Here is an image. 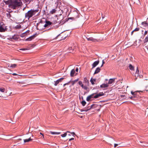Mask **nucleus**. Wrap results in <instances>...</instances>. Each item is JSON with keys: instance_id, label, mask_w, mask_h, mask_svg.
<instances>
[{"instance_id": "obj_36", "label": "nucleus", "mask_w": 148, "mask_h": 148, "mask_svg": "<svg viewBox=\"0 0 148 148\" xmlns=\"http://www.w3.org/2000/svg\"><path fill=\"white\" fill-rule=\"evenodd\" d=\"M33 0H25L27 4L29 3L31 1H32Z\"/></svg>"}, {"instance_id": "obj_41", "label": "nucleus", "mask_w": 148, "mask_h": 148, "mask_svg": "<svg viewBox=\"0 0 148 148\" xmlns=\"http://www.w3.org/2000/svg\"><path fill=\"white\" fill-rule=\"evenodd\" d=\"M131 94L133 95H134V96H135V95H136V92H133V91H131Z\"/></svg>"}, {"instance_id": "obj_47", "label": "nucleus", "mask_w": 148, "mask_h": 148, "mask_svg": "<svg viewBox=\"0 0 148 148\" xmlns=\"http://www.w3.org/2000/svg\"><path fill=\"white\" fill-rule=\"evenodd\" d=\"M74 139V138H70L69 139V141L71 140H73Z\"/></svg>"}, {"instance_id": "obj_49", "label": "nucleus", "mask_w": 148, "mask_h": 148, "mask_svg": "<svg viewBox=\"0 0 148 148\" xmlns=\"http://www.w3.org/2000/svg\"><path fill=\"white\" fill-rule=\"evenodd\" d=\"M69 82L68 83H66V84H64V85H63V86H64L66 85H67V84H69Z\"/></svg>"}, {"instance_id": "obj_14", "label": "nucleus", "mask_w": 148, "mask_h": 148, "mask_svg": "<svg viewBox=\"0 0 148 148\" xmlns=\"http://www.w3.org/2000/svg\"><path fill=\"white\" fill-rule=\"evenodd\" d=\"M108 86H109L108 84H103L100 86V87L101 88H104L107 87Z\"/></svg>"}, {"instance_id": "obj_29", "label": "nucleus", "mask_w": 148, "mask_h": 148, "mask_svg": "<svg viewBox=\"0 0 148 148\" xmlns=\"http://www.w3.org/2000/svg\"><path fill=\"white\" fill-rule=\"evenodd\" d=\"M56 10L55 9H53L51 11H50V13L51 14H53L55 13L56 12Z\"/></svg>"}, {"instance_id": "obj_8", "label": "nucleus", "mask_w": 148, "mask_h": 148, "mask_svg": "<svg viewBox=\"0 0 148 148\" xmlns=\"http://www.w3.org/2000/svg\"><path fill=\"white\" fill-rule=\"evenodd\" d=\"M86 38L87 39L88 41H92L95 42L96 40V39L93 38L92 37H88V36L87 37H86Z\"/></svg>"}, {"instance_id": "obj_50", "label": "nucleus", "mask_w": 148, "mask_h": 148, "mask_svg": "<svg viewBox=\"0 0 148 148\" xmlns=\"http://www.w3.org/2000/svg\"><path fill=\"white\" fill-rule=\"evenodd\" d=\"M12 75H18V74H16V73H14L13 74H12Z\"/></svg>"}, {"instance_id": "obj_20", "label": "nucleus", "mask_w": 148, "mask_h": 148, "mask_svg": "<svg viewBox=\"0 0 148 148\" xmlns=\"http://www.w3.org/2000/svg\"><path fill=\"white\" fill-rule=\"evenodd\" d=\"M79 80V79H76L74 81H70L69 82V83H70V82H71L72 83V85H73L74 84L77 82Z\"/></svg>"}, {"instance_id": "obj_63", "label": "nucleus", "mask_w": 148, "mask_h": 148, "mask_svg": "<svg viewBox=\"0 0 148 148\" xmlns=\"http://www.w3.org/2000/svg\"><path fill=\"white\" fill-rule=\"evenodd\" d=\"M0 97H1V96H0Z\"/></svg>"}, {"instance_id": "obj_15", "label": "nucleus", "mask_w": 148, "mask_h": 148, "mask_svg": "<svg viewBox=\"0 0 148 148\" xmlns=\"http://www.w3.org/2000/svg\"><path fill=\"white\" fill-rule=\"evenodd\" d=\"M80 86L84 90H87L88 89V86H87V84H85L84 86V85L82 84Z\"/></svg>"}, {"instance_id": "obj_27", "label": "nucleus", "mask_w": 148, "mask_h": 148, "mask_svg": "<svg viewBox=\"0 0 148 148\" xmlns=\"http://www.w3.org/2000/svg\"><path fill=\"white\" fill-rule=\"evenodd\" d=\"M69 136H70L71 135H72L73 136H74V135H75V133L74 132H70V133H67V135Z\"/></svg>"}, {"instance_id": "obj_6", "label": "nucleus", "mask_w": 148, "mask_h": 148, "mask_svg": "<svg viewBox=\"0 0 148 148\" xmlns=\"http://www.w3.org/2000/svg\"><path fill=\"white\" fill-rule=\"evenodd\" d=\"M64 79V78H61L60 79L57 80L56 81L54 82V85L55 86H57L60 82H61Z\"/></svg>"}, {"instance_id": "obj_40", "label": "nucleus", "mask_w": 148, "mask_h": 148, "mask_svg": "<svg viewBox=\"0 0 148 148\" xmlns=\"http://www.w3.org/2000/svg\"><path fill=\"white\" fill-rule=\"evenodd\" d=\"M12 12V11H11L9 13H8V14H7V16L8 17H10V16H11V15L10 14V12Z\"/></svg>"}, {"instance_id": "obj_59", "label": "nucleus", "mask_w": 148, "mask_h": 148, "mask_svg": "<svg viewBox=\"0 0 148 148\" xmlns=\"http://www.w3.org/2000/svg\"><path fill=\"white\" fill-rule=\"evenodd\" d=\"M19 28H21V25H19Z\"/></svg>"}, {"instance_id": "obj_22", "label": "nucleus", "mask_w": 148, "mask_h": 148, "mask_svg": "<svg viewBox=\"0 0 148 148\" xmlns=\"http://www.w3.org/2000/svg\"><path fill=\"white\" fill-rule=\"evenodd\" d=\"M18 36L17 35H14L13 36L12 38L14 40H16L18 39Z\"/></svg>"}, {"instance_id": "obj_52", "label": "nucleus", "mask_w": 148, "mask_h": 148, "mask_svg": "<svg viewBox=\"0 0 148 148\" xmlns=\"http://www.w3.org/2000/svg\"><path fill=\"white\" fill-rule=\"evenodd\" d=\"M75 71L76 72H78V69L77 68L76 69Z\"/></svg>"}, {"instance_id": "obj_18", "label": "nucleus", "mask_w": 148, "mask_h": 148, "mask_svg": "<svg viewBox=\"0 0 148 148\" xmlns=\"http://www.w3.org/2000/svg\"><path fill=\"white\" fill-rule=\"evenodd\" d=\"M32 139L31 138H29L28 139H25L24 140V142L25 143L29 142L30 141H32Z\"/></svg>"}, {"instance_id": "obj_30", "label": "nucleus", "mask_w": 148, "mask_h": 148, "mask_svg": "<svg viewBox=\"0 0 148 148\" xmlns=\"http://www.w3.org/2000/svg\"><path fill=\"white\" fill-rule=\"evenodd\" d=\"M5 88H0V91L2 92H5Z\"/></svg>"}, {"instance_id": "obj_61", "label": "nucleus", "mask_w": 148, "mask_h": 148, "mask_svg": "<svg viewBox=\"0 0 148 148\" xmlns=\"http://www.w3.org/2000/svg\"><path fill=\"white\" fill-rule=\"evenodd\" d=\"M20 83H21V84H23V83H22V82H20Z\"/></svg>"}, {"instance_id": "obj_4", "label": "nucleus", "mask_w": 148, "mask_h": 148, "mask_svg": "<svg viewBox=\"0 0 148 148\" xmlns=\"http://www.w3.org/2000/svg\"><path fill=\"white\" fill-rule=\"evenodd\" d=\"M52 23L49 21H45V24L43 26L44 27H48L50 26V25L52 24Z\"/></svg>"}, {"instance_id": "obj_46", "label": "nucleus", "mask_w": 148, "mask_h": 148, "mask_svg": "<svg viewBox=\"0 0 148 148\" xmlns=\"http://www.w3.org/2000/svg\"><path fill=\"white\" fill-rule=\"evenodd\" d=\"M121 97L122 98L124 97H125V95H121Z\"/></svg>"}, {"instance_id": "obj_5", "label": "nucleus", "mask_w": 148, "mask_h": 148, "mask_svg": "<svg viewBox=\"0 0 148 148\" xmlns=\"http://www.w3.org/2000/svg\"><path fill=\"white\" fill-rule=\"evenodd\" d=\"M61 19L59 18H56L55 19V20L53 21V24H55L56 23H58L59 24L60 23V21Z\"/></svg>"}, {"instance_id": "obj_26", "label": "nucleus", "mask_w": 148, "mask_h": 148, "mask_svg": "<svg viewBox=\"0 0 148 148\" xmlns=\"http://www.w3.org/2000/svg\"><path fill=\"white\" fill-rule=\"evenodd\" d=\"M148 42V36H147L145 37V38L144 40V43H147Z\"/></svg>"}, {"instance_id": "obj_44", "label": "nucleus", "mask_w": 148, "mask_h": 148, "mask_svg": "<svg viewBox=\"0 0 148 148\" xmlns=\"http://www.w3.org/2000/svg\"><path fill=\"white\" fill-rule=\"evenodd\" d=\"M20 50H28V49H27V48H22L20 49Z\"/></svg>"}, {"instance_id": "obj_17", "label": "nucleus", "mask_w": 148, "mask_h": 148, "mask_svg": "<svg viewBox=\"0 0 148 148\" xmlns=\"http://www.w3.org/2000/svg\"><path fill=\"white\" fill-rule=\"evenodd\" d=\"M75 16L72 17H70V18H69V19H75L76 18H77V16H78V14L77 12H75Z\"/></svg>"}, {"instance_id": "obj_37", "label": "nucleus", "mask_w": 148, "mask_h": 148, "mask_svg": "<svg viewBox=\"0 0 148 148\" xmlns=\"http://www.w3.org/2000/svg\"><path fill=\"white\" fill-rule=\"evenodd\" d=\"M140 30V28L139 27H137L134 30V32L138 31Z\"/></svg>"}, {"instance_id": "obj_21", "label": "nucleus", "mask_w": 148, "mask_h": 148, "mask_svg": "<svg viewBox=\"0 0 148 148\" xmlns=\"http://www.w3.org/2000/svg\"><path fill=\"white\" fill-rule=\"evenodd\" d=\"M129 69L131 71H134V67L131 64H130L129 65Z\"/></svg>"}, {"instance_id": "obj_53", "label": "nucleus", "mask_w": 148, "mask_h": 148, "mask_svg": "<svg viewBox=\"0 0 148 148\" xmlns=\"http://www.w3.org/2000/svg\"><path fill=\"white\" fill-rule=\"evenodd\" d=\"M104 63H105V62H104V60H102V64H103Z\"/></svg>"}, {"instance_id": "obj_3", "label": "nucleus", "mask_w": 148, "mask_h": 148, "mask_svg": "<svg viewBox=\"0 0 148 148\" xmlns=\"http://www.w3.org/2000/svg\"><path fill=\"white\" fill-rule=\"evenodd\" d=\"M38 10L31 9L25 14V18L29 20V18L35 15L38 11Z\"/></svg>"}, {"instance_id": "obj_23", "label": "nucleus", "mask_w": 148, "mask_h": 148, "mask_svg": "<svg viewBox=\"0 0 148 148\" xmlns=\"http://www.w3.org/2000/svg\"><path fill=\"white\" fill-rule=\"evenodd\" d=\"M98 106V105L96 104H94L90 106V107L91 108H95L97 107V106Z\"/></svg>"}, {"instance_id": "obj_35", "label": "nucleus", "mask_w": 148, "mask_h": 148, "mask_svg": "<svg viewBox=\"0 0 148 148\" xmlns=\"http://www.w3.org/2000/svg\"><path fill=\"white\" fill-rule=\"evenodd\" d=\"M81 103L83 106H84L86 105V102L85 101H83L81 102Z\"/></svg>"}, {"instance_id": "obj_24", "label": "nucleus", "mask_w": 148, "mask_h": 148, "mask_svg": "<svg viewBox=\"0 0 148 148\" xmlns=\"http://www.w3.org/2000/svg\"><path fill=\"white\" fill-rule=\"evenodd\" d=\"M96 81V79H93L92 78L90 80V82L92 84L94 85L95 84V83L94 82Z\"/></svg>"}, {"instance_id": "obj_56", "label": "nucleus", "mask_w": 148, "mask_h": 148, "mask_svg": "<svg viewBox=\"0 0 148 148\" xmlns=\"http://www.w3.org/2000/svg\"><path fill=\"white\" fill-rule=\"evenodd\" d=\"M40 134L42 135V136H43V137H44L43 134L42 133H41V132H40Z\"/></svg>"}, {"instance_id": "obj_2", "label": "nucleus", "mask_w": 148, "mask_h": 148, "mask_svg": "<svg viewBox=\"0 0 148 148\" xmlns=\"http://www.w3.org/2000/svg\"><path fill=\"white\" fill-rule=\"evenodd\" d=\"M104 95V94L103 92L93 93L88 96L86 100L87 101H89L92 98L97 99Z\"/></svg>"}, {"instance_id": "obj_42", "label": "nucleus", "mask_w": 148, "mask_h": 148, "mask_svg": "<svg viewBox=\"0 0 148 148\" xmlns=\"http://www.w3.org/2000/svg\"><path fill=\"white\" fill-rule=\"evenodd\" d=\"M50 132L51 134H56V132L50 131Z\"/></svg>"}, {"instance_id": "obj_33", "label": "nucleus", "mask_w": 148, "mask_h": 148, "mask_svg": "<svg viewBox=\"0 0 148 148\" xmlns=\"http://www.w3.org/2000/svg\"><path fill=\"white\" fill-rule=\"evenodd\" d=\"M16 66L17 65L16 64H11L10 67L15 68Z\"/></svg>"}, {"instance_id": "obj_1", "label": "nucleus", "mask_w": 148, "mask_h": 148, "mask_svg": "<svg viewBox=\"0 0 148 148\" xmlns=\"http://www.w3.org/2000/svg\"><path fill=\"white\" fill-rule=\"evenodd\" d=\"M22 4V3L21 1L14 0L12 1L10 4L8 5V7L12 9H16L18 7L21 5Z\"/></svg>"}, {"instance_id": "obj_32", "label": "nucleus", "mask_w": 148, "mask_h": 148, "mask_svg": "<svg viewBox=\"0 0 148 148\" xmlns=\"http://www.w3.org/2000/svg\"><path fill=\"white\" fill-rule=\"evenodd\" d=\"M69 51V52L72 53L73 52V49L71 47H69L68 49Z\"/></svg>"}, {"instance_id": "obj_12", "label": "nucleus", "mask_w": 148, "mask_h": 148, "mask_svg": "<svg viewBox=\"0 0 148 148\" xmlns=\"http://www.w3.org/2000/svg\"><path fill=\"white\" fill-rule=\"evenodd\" d=\"M100 70L101 69L99 67L97 68L94 72V74L95 75L99 73L100 71Z\"/></svg>"}, {"instance_id": "obj_43", "label": "nucleus", "mask_w": 148, "mask_h": 148, "mask_svg": "<svg viewBox=\"0 0 148 148\" xmlns=\"http://www.w3.org/2000/svg\"><path fill=\"white\" fill-rule=\"evenodd\" d=\"M78 84L80 86H81L83 84L82 82L81 81H79V82Z\"/></svg>"}, {"instance_id": "obj_57", "label": "nucleus", "mask_w": 148, "mask_h": 148, "mask_svg": "<svg viewBox=\"0 0 148 148\" xmlns=\"http://www.w3.org/2000/svg\"><path fill=\"white\" fill-rule=\"evenodd\" d=\"M103 64H102L101 65V67H102V66H103Z\"/></svg>"}, {"instance_id": "obj_7", "label": "nucleus", "mask_w": 148, "mask_h": 148, "mask_svg": "<svg viewBox=\"0 0 148 148\" xmlns=\"http://www.w3.org/2000/svg\"><path fill=\"white\" fill-rule=\"evenodd\" d=\"M37 34H35L27 38L26 40L28 41H31L33 39H34L37 36Z\"/></svg>"}, {"instance_id": "obj_54", "label": "nucleus", "mask_w": 148, "mask_h": 148, "mask_svg": "<svg viewBox=\"0 0 148 148\" xmlns=\"http://www.w3.org/2000/svg\"><path fill=\"white\" fill-rule=\"evenodd\" d=\"M134 32V30H133L132 32H131V35H132V34H133V32Z\"/></svg>"}, {"instance_id": "obj_45", "label": "nucleus", "mask_w": 148, "mask_h": 148, "mask_svg": "<svg viewBox=\"0 0 148 148\" xmlns=\"http://www.w3.org/2000/svg\"><path fill=\"white\" fill-rule=\"evenodd\" d=\"M147 33V31H145V33L144 34V35L145 36V35H146Z\"/></svg>"}, {"instance_id": "obj_48", "label": "nucleus", "mask_w": 148, "mask_h": 148, "mask_svg": "<svg viewBox=\"0 0 148 148\" xmlns=\"http://www.w3.org/2000/svg\"><path fill=\"white\" fill-rule=\"evenodd\" d=\"M118 145L116 144H114V147H116L117 146H118Z\"/></svg>"}, {"instance_id": "obj_28", "label": "nucleus", "mask_w": 148, "mask_h": 148, "mask_svg": "<svg viewBox=\"0 0 148 148\" xmlns=\"http://www.w3.org/2000/svg\"><path fill=\"white\" fill-rule=\"evenodd\" d=\"M142 25H144L145 26H147L148 25V24L146 21H144L142 23Z\"/></svg>"}, {"instance_id": "obj_39", "label": "nucleus", "mask_w": 148, "mask_h": 148, "mask_svg": "<svg viewBox=\"0 0 148 148\" xmlns=\"http://www.w3.org/2000/svg\"><path fill=\"white\" fill-rule=\"evenodd\" d=\"M42 23V21H41L40 23H38L37 24V28L38 29V27H39L40 23Z\"/></svg>"}, {"instance_id": "obj_60", "label": "nucleus", "mask_w": 148, "mask_h": 148, "mask_svg": "<svg viewBox=\"0 0 148 148\" xmlns=\"http://www.w3.org/2000/svg\"><path fill=\"white\" fill-rule=\"evenodd\" d=\"M130 98L131 99H132V97H130Z\"/></svg>"}, {"instance_id": "obj_55", "label": "nucleus", "mask_w": 148, "mask_h": 148, "mask_svg": "<svg viewBox=\"0 0 148 148\" xmlns=\"http://www.w3.org/2000/svg\"><path fill=\"white\" fill-rule=\"evenodd\" d=\"M7 65L8 66V67H10V66L9 64H7Z\"/></svg>"}, {"instance_id": "obj_11", "label": "nucleus", "mask_w": 148, "mask_h": 148, "mask_svg": "<svg viewBox=\"0 0 148 148\" xmlns=\"http://www.w3.org/2000/svg\"><path fill=\"white\" fill-rule=\"evenodd\" d=\"M84 83L85 84H87V86H88L89 82L88 80L86 77H84Z\"/></svg>"}, {"instance_id": "obj_10", "label": "nucleus", "mask_w": 148, "mask_h": 148, "mask_svg": "<svg viewBox=\"0 0 148 148\" xmlns=\"http://www.w3.org/2000/svg\"><path fill=\"white\" fill-rule=\"evenodd\" d=\"M144 86H145L146 91H148V81L146 80L144 83Z\"/></svg>"}, {"instance_id": "obj_58", "label": "nucleus", "mask_w": 148, "mask_h": 148, "mask_svg": "<svg viewBox=\"0 0 148 148\" xmlns=\"http://www.w3.org/2000/svg\"><path fill=\"white\" fill-rule=\"evenodd\" d=\"M90 108V106H88V107H87V109H88V108Z\"/></svg>"}, {"instance_id": "obj_25", "label": "nucleus", "mask_w": 148, "mask_h": 148, "mask_svg": "<svg viewBox=\"0 0 148 148\" xmlns=\"http://www.w3.org/2000/svg\"><path fill=\"white\" fill-rule=\"evenodd\" d=\"M114 81V80L113 79H110L109 81L108 82V84H112Z\"/></svg>"}, {"instance_id": "obj_13", "label": "nucleus", "mask_w": 148, "mask_h": 148, "mask_svg": "<svg viewBox=\"0 0 148 148\" xmlns=\"http://www.w3.org/2000/svg\"><path fill=\"white\" fill-rule=\"evenodd\" d=\"M75 73V71L74 69H73L71 71L70 73V75L71 77H73L74 76V74Z\"/></svg>"}, {"instance_id": "obj_34", "label": "nucleus", "mask_w": 148, "mask_h": 148, "mask_svg": "<svg viewBox=\"0 0 148 148\" xmlns=\"http://www.w3.org/2000/svg\"><path fill=\"white\" fill-rule=\"evenodd\" d=\"M91 109V108L90 107V108L88 109L84 108V110H81V111H87L88 110H90V109Z\"/></svg>"}, {"instance_id": "obj_31", "label": "nucleus", "mask_w": 148, "mask_h": 148, "mask_svg": "<svg viewBox=\"0 0 148 148\" xmlns=\"http://www.w3.org/2000/svg\"><path fill=\"white\" fill-rule=\"evenodd\" d=\"M5 29L2 26H0V32H2L5 31Z\"/></svg>"}, {"instance_id": "obj_16", "label": "nucleus", "mask_w": 148, "mask_h": 148, "mask_svg": "<svg viewBox=\"0 0 148 148\" xmlns=\"http://www.w3.org/2000/svg\"><path fill=\"white\" fill-rule=\"evenodd\" d=\"M12 1L10 0H8V1H5L4 0L3 1L5 3L6 5H9L11 3V1Z\"/></svg>"}, {"instance_id": "obj_19", "label": "nucleus", "mask_w": 148, "mask_h": 148, "mask_svg": "<svg viewBox=\"0 0 148 148\" xmlns=\"http://www.w3.org/2000/svg\"><path fill=\"white\" fill-rule=\"evenodd\" d=\"M67 133H70V132L69 131H67L66 133H64L63 134H61V136L62 137H64L66 136L67 135Z\"/></svg>"}, {"instance_id": "obj_9", "label": "nucleus", "mask_w": 148, "mask_h": 148, "mask_svg": "<svg viewBox=\"0 0 148 148\" xmlns=\"http://www.w3.org/2000/svg\"><path fill=\"white\" fill-rule=\"evenodd\" d=\"M99 63V61L98 60L97 61H96L95 62L92 64V69L94 68V67H96L97 65Z\"/></svg>"}, {"instance_id": "obj_38", "label": "nucleus", "mask_w": 148, "mask_h": 148, "mask_svg": "<svg viewBox=\"0 0 148 148\" xmlns=\"http://www.w3.org/2000/svg\"><path fill=\"white\" fill-rule=\"evenodd\" d=\"M139 73V70L138 69V67H137V69H136V72L135 74H137V76H138V74Z\"/></svg>"}, {"instance_id": "obj_62", "label": "nucleus", "mask_w": 148, "mask_h": 148, "mask_svg": "<svg viewBox=\"0 0 148 148\" xmlns=\"http://www.w3.org/2000/svg\"><path fill=\"white\" fill-rule=\"evenodd\" d=\"M46 8H47V6L46 7Z\"/></svg>"}, {"instance_id": "obj_51", "label": "nucleus", "mask_w": 148, "mask_h": 148, "mask_svg": "<svg viewBox=\"0 0 148 148\" xmlns=\"http://www.w3.org/2000/svg\"><path fill=\"white\" fill-rule=\"evenodd\" d=\"M61 134V132H56V134Z\"/></svg>"}]
</instances>
